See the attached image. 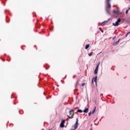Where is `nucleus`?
Masks as SVG:
<instances>
[{"label": "nucleus", "instance_id": "obj_2", "mask_svg": "<svg viewBox=\"0 0 130 130\" xmlns=\"http://www.w3.org/2000/svg\"><path fill=\"white\" fill-rule=\"evenodd\" d=\"M79 118H77L76 119V122L74 125L73 126V127H74V129H72L71 130H76L77 128H78V127L79 126Z\"/></svg>", "mask_w": 130, "mask_h": 130}, {"label": "nucleus", "instance_id": "obj_21", "mask_svg": "<svg viewBox=\"0 0 130 130\" xmlns=\"http://www.w3.org/2000/svg\"><path fill=\"white\" fill-rule=\"evenodd\" d=\"M128 11H129V10H130V7L128 8Z\"/></svg>", "mask_w": 130, "mask_h": 130}, {"label": "nucleus", "instance_id": "obj_16", "mask_svg": "<svg viewBox=\"0 0 130 130\" xmlns=\"http://www.w3.org/2000/svg\"><path fill=\"white\" fill-rule=\"evenodd\" d=\"M99 29L102 32V33H103V30H102V29L101 28H100V27L99 28Z\"/></svg>", "mask_w": 130, "mask_h": 130}, {"label": "nucleus", "instance_id": "obj_1", "mask_svg": "<svg viewBox=\"0 0 130 130\" xmlns=\"http://www.w3.org/2000/svg\"><path fill=\"white\" fill-rule=\"evenodd\" d=\"M110 2V0H107L108 5L106 7V12L108 14H109V11H110V9H111V5H110V3H109Z\"/></svg>", "mask_w": 130, "mask_h": 130}, {"label": "nucleus", "instance_id": "obj_17", "mask_svg": "<svg viewBox=\"0 0 130 130\" xmlns=\"http://www.w3.org/2000/svg\"><path fill=\"white\" fill-rule=\"evenodd\" d=\"M127 13H128V10H127L125 12V14H127Z\"/></svg>", "mask_w": 130, "mask_h": 130}, {"label": "nucleus", "instance_id": "obj_9", "mask_svg": "<svg viewBox=\"0 0 130 130\" xmlns=\"http://www.w3.org/2000/svg\"><path fill=\"white\" fill-rule=\"evenodd\" d=\"M90 46V45L88 44L85 46V49H88L89 48V47Z\"/></svg>", "mask_w": 130, "mask_h": 130}, {"label": "nucleus", "instance_id": "obj_6", "mask_svg": "<svg viewBox=\"0 0 130 130\" xmlns=\"http://www.w3.org/2000/svg\"><path fill=\"white\" fill-rule=\"evenodd\" d=\"M64 123H66V120H62L60 124V126L61 127H64Z\"/></svg>", "mask_w": 130, "mask_h": 130}, {"label": "nucleus", "instance_id": "obj_4", "mask_svg": "<svg viewBox=\"0 0 130 130\" xmlns=\"http://www.w3.org/2000/svg\"><path fill=\"white\" fill-rule=\"evenodd\" d=\"M120 22H121V19H118L115 23H113V25L115 27H116L117 26H118V25H119V23H120Z\"/></svg>", "mask_w": 130, "mask_h": 130}, {"label": "nucleus", "instance_id": "obj_10", "mask_svg": "<svg viewBox=\"0 0 130 130\" xmlns=\"http://www.w3.org/2000/svg\"><path fill=\"white\" fill-rule=\"evenodd\" d=\"M77 112H79V113H82V112H83V111L82 110H78Z\"/></svg>", "mask_w": 130, "mask_h": 130}, {"label": "nucleus", "instance_id": "obj_15", "mask_svg": "<svg viewBox=\"0 0 130 130\" xmlns=\"http://www.w3.org/2000/svg\"><path fill=\"white\" fill-rule=\"evenodd\" d=\"M128 34H130V31H129L125 36V37H127V35H128Z\"/></svg>", "mask_w": 130, "mask_h": 130}, {"label": "nucleus", "instance_id": "obj_13", "mask_svg": "<svg viewBox=\"0 0 130 130\" xmlns=\"http://www.w3.org/2000/svg\"><path fill=\"white\" fill-rule=\"evenodd\" d=\"M114 13H115V14H118L119 12L118 11H116L115 10L113 11Z\"/></svg>", "mask_w": 130, "mask_h": 130}, {"label": "nucleus", "instance_id": "obj_12", "mask_svg": "<svg viewBox=\"0 0 130 130\" xmlns=\"http://www.w3.org/2000/svg\"><path fill=\"white\" fill-rule=\"evenodd\" d=\"M94 81V82H95V83H96V82H97V76H96L95 77Z\"/></svg>", "mask_w": 130, "mask_h": 130}, {"label": "nucleus", "instance_id": "obj_19", "mask_svg": "<svg viewBox=\"0 0 130 130\" xmlns=\"http://www.w3.org/2000/svg\"><path fill=\"white\" fill-rule=\"evenodd\" d=\"M107 22H108V21H105L104 22H103V23H107Z\"/></svg>", "mask_w": 130, "mask_h": 130}, {"label": "nucleus", "instance_id": "obj_5", "mask_svg": "<svg viewBox=\"0 0 130 130\" xmlns=\"http://www.w3.org/2000/svg\"><path fill=\"white\" fill-rule=\"evenodd\" d=\"M100 64V62H99V63L98 64L97 66L96 67V68L94 70V74L95 75H97V74L98 73V69H99V65Z\"/></svg>", "mask_w": 130, "mask_h": 130}, {"label": "nucleus", "instance_id": "obj_23", "mask_svg": "<svg viewBox=\"0 0 130 130\" xmlns=\"http://www.w3.org/2000/svg\"><path fill=\"white\" fill-rule=\"evenodd\" d=\"M92 83H93V81H92Z\"/></svg>", "mask_w": 130, "mask_h": 130}, {"label": "nucleus", "instance_id": "obj_20", "mask_svg": "<svg viewBox=\"0 0 130 130\" xmlns=\"http://www.w3.org/2000/svg\"><path fill=\"white\" fill-rule=\"evenodd\" d=\"M82 86H85V83H82Z\"/></svg>", "mask_w": 130, "mask_h": 130}, {"label": "nucleus", "instance_id": "obj_7", "mask_svg": "<svg viewBox=\"0 0 130 130\" xmlns=\"http://www.w3.org/2000/svg\"><path fill=\"white\" fill-rule=\"evenodd\" d=\"M119 41H120V39H119L117 42H116L113 44L114 46H116L119 43Z\"/></svg>", "mask_w": 130, "mask_h": 130}, {"label": "nucleus", "instance_id": "obj_14", "mask_svg": "<svg viewBox=\"0 0 130 130\" xmlns=\"http://www.w3.org/2000/svg\"><path fill=\"white\" fill-rule=\"evenodd\" d=\"M91 114H92V112H89V113H88V116H90Z\"/></svg>", "mask_w": 130, "mask_h": 130}, {"label": "nucleus", "instance_id": "obj_11", "mask_svg": "<svg viewBox=\"0 0 130 130\" xmlns=\"http://www.w3.org/2000/svg\"><path fill=\"white\" fill-rule=\"evenodd\" d=\"M95 111H96V107H95L94 109L91 112L92 114H93Z\"/></svg>", "mask_w": 130, "mask_h": 130}, {"label": "nucleus", "instance_id": "obj_8", "mask_svg": "<svg viewBox=\"0 0 130 130\" xmlns=\"http://www.w3.org/2000/svg\"><path fill=\"white\" fill-rule=\"evenodd\" d=\"M88 111H89V109L88 108H85L84 110H83V112L84 113H88Z\"/></svg>", "mask_w": 130, "mask_h": 130}, {"label": "nucleus", "instance_id": "obj_18", "mask_svg": "<svg viewBox=\"0 0 130 130\" xmlns=\"http://www.w3.org/2000/svg\"><path fill=\"white\" fill-rule=\"evenodd\" d=\"M92 53H91V54H89V55H88L89 56H91V55H92Z\"/></svg>", "mask_w": 130, "mask_h": 130}, {"label": "nucleus", "instance_id": "obj_3", "mask_svg": "<svg viewBox=\"0 0 130 130\" xmlns=\"http://www.w3.org/2000/svg\"><path fill=\"white\" fill-rule=\"evenodd\" d=\"M74 110H71L70 111V114H72V115L71 116H70L69 115H68V117H69V118H70V119H72V118H74V115L75 114H74Z\"/></svg>", "mask_w": 130, "mask_h": 130}, {"label": "nucleus", "instance_id": "obj_24", "mask_svg": "<svg viewBox=\"0 0 130 130\" xmlns=\"http://www.w3.org/2000/svg\"><path fill=\"white\" fill-rule=\"evenodd\" d=\"M49 130H51V129H49Z\"/></svg>", "mask_w": 130, "mask_h": 130}, {"label": "nucleus", "instance_id": "obj_22", "mask_svg": "<svg viewBox=\"0 0 130 130\" xmlns=\"http://www.w3.org/2000/svg\"><path fill=\"white\" fill-rule=\"evenodd\" d=\"M115 39V37L113 38V40H114Z\"/></svg>", "mask_w": 130, "mask_h": 130}]
</instances>
